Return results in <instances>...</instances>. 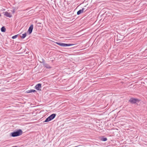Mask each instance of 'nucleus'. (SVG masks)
Instances as JSON below:
<instances>
[{"label": "nucleus", "mask_w": 147, "mask_h": 147, "mask_svg": "<svg viewBox=\"0 0 147 147\" xmlns=\"http://www.w3.org/2000/svg\"><path fill=\"white\" fill-rule=\"evenodd\" d=\"M22 133V130L19 129L16 131L11 133V135L12 137H15L21 135Z\"/></svg>", "instance_id": "f257e3e1"}, {"label": "nucleus", "mask_w": 147, "mask_h": 147, "mask_svg": "<svg viewBox=\"0 0 147 147\" xmlns=\"http://www.w3.org/2000/svg\"><path fill=\"white\" fill-rule=\"evenodd\" d=\"M101 140L102 141H105L107 140V139L106 138H102L101 139Z\"/></svg>", "instance_id": "ddd939ff"}, {"label": "nucleus", "mask_w": 147, "mask_h": 147, "mask_svg": "<svg viewBox=\"0 0 147 147\" xmlns=\"http://www.w3.org/2000/svg\"><path fill=\"white\" fill-rule=\"evenodd\" d=\"M26 33H25L24 34H22V36H21V37L22 38H24L26 36Z\"/></svg>", "instance_id": "f8f14e48"}, {"label": "nucleus", "mask_w": 147, "mask_h": 147, "mask_svg": "<svg viewBox=\"0 0 147 147\" xmlns=\"http://www.w3.org/2000/svg\"><path fill=\"white\" fill-rule=\"evenodd\" d=\"M5 28L4 26L2 27L1 29V30L2 32H4L5 31Z\"/></svg>", "instance_id": "9b49d317"}, {"label": "nucleus", "mask_w": 147, "mask_h": 147, "mask_svg": "<svg viewBox=\"0 0 147 147\" xmlns=\"http://www.w3.org/2000/svg\"><path fill=\"white\" fill-rule=\"evenodd\" d=\"M4 15L6 17L11 18L12 17V15L10 13H8L7 12H5Z\"/></svg>", "instance_id": "0eeeda50"}, {"label": "nucleus", "mask_w": 147, "mask_h": 147, "mask_svg": "<svg viewBox=\"0 0 147 147\" xmlns=\"http://www.w3.org/2000/svg\"><path fill=\"white\" fill-rule=\"evenodd\" d=\"M56 43L57 45L63 47L69 46L73 45V44H66L63 43H59L58 42H56Z\"/></svg>", "instance_id": "7ed1b4c3"}, {"label": "nucleus", "mask_w": 147, "mask_h": 147, "mask_svg": "<svg viewBox=\"0 0 147 147\" xmlns=\"http://www.w3.org/2000/svg\"><path fill=\"white\" fill-rule=\"evenodd\" d=\"M18 36V35H16L12 36V38L13 39H15Z\"/></svg>", "instance_id": "4468645a"}, {"label": "nucleus", "mask_w": 147, "mask_h": 147, "mask_svg": "<svg viewBox=\"0 0 147 147\" xmlns=\"http://www.w3.org/2000/svg\"><path fill=\"white\" fill-rule=\"evenodd\" d=\"M41 84H38L36 85L35 87V88L36 89L39 90L40 88L41 87Z\"/></svg>", "instance_id": "423d86ee"}, {"label": "nucleus", "mask_w": 147, "mask_h": 147, "mask_svg": "<svg viewBox=\"0 0 147 147\" xmlns=\"http://www.w3.org/2000/svg\"><path fill=\"white\" fill-rule=\"evenodd\" d=\"M36 91L35 90L32 89V90H28V91H27V93H31L32 92H35Z\"/></svg>", "instance_id": "9d476101"}, {"label": "nucleus", "mask_w": 147, "mask_h": 147, "mask_svg": "<svg viewBox=\"0 0 147 147\" xmlns=\"http://www.w3.org/2000/svg\"><path fill=\"white\" fill-rule=\"evenodd\" d=\"M56 114H53L49 116L48 117L44 122H47L53 119L56 116Z\"/></svg>", "instance_id": "f03ea898"}, {"label": "nucleus", "mask_w": 147, "mask_h": 147, "mask_svg": "<svg viewBox=\"0 0 147 147\" xmlns=\"http://www.w3.org/2000/svg\"><path fill=\"white\" fill-rule=\"evenodd\" d=\"M44 66L45 67L49 69L51 68V67L50 66L47 64H45L44 65Z\"/></svg>", "instance_id": "1a4fd4ad"}, {"label": "nucleus", "mask_w": 147, "mask_h": 147, "mask_svg": "<svg viewBox=\"0 0 147 147\" xmlns=\"http://www.w3.org/2000/svg\"><path fill=\"white\" fill-rule=\"evenodd\" d=\"M139 101V100L138 99L134 98H131L129 100V101L130 102L134 104L136 103L137 102H138Z\"/></svg>", "instance_id": "20e7f679"}, {"label": "nucleus", "mask_w": 147, "mask_h": 147, "mask_svg": "<svg viewBox=\"0 0 147 147\" xmlns=\"http://www.w3.org/2000/svg\"><path fill=\"white\" fill-rule=\"evenodd\" d=\"M33 28V24L31 25L29 27V29L28 31V32L29 33V34L31 33L32 31Z\"/></svg>", "instance_id": "39448f33"}, {"label": "nucleus", "mask_w": 147, "mask_h": 147, "mask_svg": "<svg viewBox=\"0 0 147 147\" xmlns=\"http://www.w3.org/2000/svg\"><path fill=\"white\" fill-rule=\"evenodd\" d=\"M84 10L85 9L84 8H83L82 9L80 10L77 12V14L78 15H79L81 13H83Z\"/></svg>", "instance_id": "6e6552de"}]
</instances>
